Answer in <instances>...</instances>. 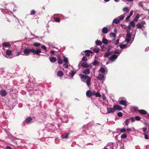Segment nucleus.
Masks as SVG:
<instances>
[{
    "mask_svg": "<svg viewBox=\"0 0 149 149\" xmlns=\"http://www.w3.org/2000/svg\"><path fill=\"white\" fill-rule=\"evenodd\" d=\"M126 129L124 128H122L120 129V132L121 133H124L126 131Z\"/></svg>",
    "mask_w": 149,
    "mask_h": 149,
    "instance_id": "nucleus-33",
    "label": "nucleus"
},
{
    "mask_svg": "<svg viewBox=\"0 0 149 149\" xmlns=\"http://www.w3.org/2000/svg\"><path fill=\"white\" fill-rule=\"evenodd\" d=\"M130 119H127L124 122L125 124L127 126L130 123Z\"/></svg>",
    "mask_w": 149,
    "mask_h": 149,
    "instance_id": "nucleus-34",
    "label": "nucleus"
},
{
    "mask_svg": "<svg viewBox=\"0 0 149 149\" xmlns=\"http://www.w3.org/2000/svg\"><path fill=\"white\" fill-rule=\"evenodd\" d=\"M139 6L140 7L144 9V8H143V5L141 2H140L139 3Z\"/></svg>",
    "mask_w": 149,
    "mask_h": 149,
    "instance_id": "nucleus-45",
    "label": "nucleus"
},
{
    "mask_svg": "<svg viewBox=\"0 0 149 149\" xmlns=\"http://www.w3.org/2000/svg\"><path fill=\"white\" fill-rule=\"evenodd\" d=\"M57 74L58 76L60 77H61L64 74L63 71H60L57 72Z\"/></svg>",
    "mask_w": 149,
    "mask_h": 149,
    "instance_id": "nucleus-22",
    "label": "nucleus"
},
{
    "mask_svg": "<svg viewBox=\"0 0 149 149\" xmlns=\"http://www.w3.org/2000/svg\"><path fill=\"white\" fill-rule=\"evenodd\" d=\"M139 17V14H137L136 15V17L134 19V21H137Z\"/></svg>",
    "mask_w": 149,
    "mask_h": 149,
    "instance_id": "nucleus-38",
    "label": "nucleus"
},
{
    "mask_svg": "<svg viewBox=\"0 0 149 149\" xmlns=\"http://www.w3.org/2000/svg\"><path fill=\"white\" fill-rule=\"evenodd\" d=\"M76 72H75L74 70H71L70 72L69 73V74L70 75L71 77L72 78L74 75L75 74Z\"/></svg>",
    "mask_w": 149,
    "mask_h": 149,
    "instance_id": "nucleus-23",
    "label": "nucleus"
},
{
    "mask_svg": "<svg viewBox=\"0 0 149 149\" xmlns=\"http://www.w3.org/2000/svg\"><path fill=\"white\" fill-rule=\"evenodd\" d=\"M130 24L132 27L134 26L135 25L134 21V20L131 21L130 22Z\"/></svg>",
    "mask_w": 149,
    "mask_h": 149,
    "instance_id": "nucleus-43",
    "label": "nucleus"
},
{
    "mask_svg": "<svg viewBox=\"0 0 149 149\" xmlns=\"http://www.w3.org/2000/svg\"><path fill=\"white\" fill-rule=\"evenodd\" d=\"M41 52V50L40 49H38L36 50H35L34 49L32 48V52L34 54L35 53L36 54L39 55V54Z\"/></svg>",
    "mask_w": 149,
    "mask_h": 149,
    "instance_id": "nucleus-8",
    "label": "nucleus"
},
{
    "mask_svg": "<svg viewBox=\"0 0 149 149\" xmlns=\"http://www.w3.org/2000/svg\"><path fill=\"white\" fill-rule=\"evenodd\" d=\"M58 63L59 65H61L63 63V61L60 56L58 58Z\"/></svg>",
    "mask_w": 149,
    "mask_h": 149,
    "instance_id": "nucleus-27",
    "label": "nucleus"
},
{
    "mask_svg": "<svg viewBox=\"0 0 149 149\" xmlns=\"http://www.w3.org/2000/svg\"><path fill=\"white\" fill-rule=\"evenodd\" d=\"M110 36L111 37H113L115 38L116 37V35L115 33H111L110 34Z\"/></svg>",
    "mask_w": 149,
    "mask_h": 149,
    "instance_id": "nucleus-32",
    "label": "nucleus"
},
{
    "mask_svg": "<svg viewBox=\"0 0 149 149\" xmlns=\"http://www.w3.org/2000/svg\"><path fill=\"white\" fill-rule=\"evenodd\" d=\"M126 100H121L119 102V104L120 105H123L124 106H126L127 105Z\"/></svg>",
    "mask_w": 149,
    "mask_h": 149,
    "instance_id": "nucleus-10",
    "label": "nucleus"
},
{
    "mask_svg": "<svg viewBox=\"0 0 149 149\" xmlns=\"http://www.w3.org/2000/svg\"><path fill=\"white\" fill-rule=\"evenodd\" d=\"M33 45L34 46L36 47H38L40 46L41 45V44L39 43L35 42L34 43Z\"/></svg>",
    "mask_w": 149,
    "mask_h": 149,
    "instance_id": "nucleus-42",
    "label": "nucleus"
},
{
    "mask_svg": "<svg viewBox=\"0 0 149 149\" xmlns=\"http://www.w3.org/2000/svg\"><path fill=\"white\" fill-rule=\"evenodd\" d=\"M127 131L128 132H132V130L131 128H127Z\"/></svg>",
    "mask_w": 149,
    "mask_h": 149,
    "instance_id": "nucleus-59",
    "label": "nucleus"
},
{
    "mask_svg": "<svg viewBox=\"0 0 149 149\" xmlns=\"http://www.w3.org/2000/svg\"><path fill=\"white\" fill-rule=\"evenodd\" d=\"M32 49H28L26 48L25 49L24 51L23 52L24 53V54H22V55H29L30 52H32Z\"/></svg>",
    "mask_w": 149,
    "mask_h": 149,
    "instance_id": "nucleus-3",
    "label": "nucleus"
},
{
    "mask_svg": "<svg viewBox=\"0 0 149 149\" xmlns=\"http://www.w3.org/2000/svg\"><path fill=\"white\" fill-rule=\"evenodd\" d=\"M142 130L144 132H145L147 131V128L146 127H143L142 128Z\"/></svg>",
    "mask_w": 149,
    "mask_h": 149,
    "instance_id": "nucleus-56",
    "label": "nucleus"
},
{
    "mask_svg": "<svg viewBox=\"0 0 149 149\" xmlns=\"http://www.w3.org/2000/svg\"><path fill=\"white\" fill-rule=\"evenodd\" d=\"M135 119L136 120L139 121L141 119V118L140 116H136L135 117Z\"/></svg>",
    "mask_w": 149,
    "mask_h": 149,
    "instance_id": "nucleus-47",
    "label": "nucleus"
},
{
    "mask_svg": "<svg viewBox=\"0 0 149 149\" xmlns=\"http://www.w3.org/2000/svg\"><path fill=\"white\" fill-rule=\"evenodd\" d=\"M41 47L44 50H45L47 49L46 47L44 45H42Z\"/></svg>",
    "mask_w": 149,
    "mask_h": 149,
    "instance_id": "nucleus-58",
    "label": "nucleus"
},
{
    "mask_svg": "<svg viewBox=\"0 0 149 149\" xmlns=\"http://www.w3.org/2000/svg\"><path fill=\"white\" fill-rule=\"evenodd\" d=\"M133 109H134V111H138L139 110H138V108L137 107H134L133 108Z\"/></svg>",
    "mask_w": 149,
    "mask_h": 149,
    "instance_id": "nucleus-61",
    "label": "nucleus"
},
{
    "mask_svg": "<svg viewBox=\"0 0 149 149\" xmlns=\"http://www.w3.org/2000/svg\"><path fill=\"white\" fill-rule=\"evenodd\" d=\"M113 107L114 108L115 110L116 109L118 111H121L122 110V107L119 105H115L113 106Z\"/></svg>",
    "mask_w": 149,
    "mask_h": 149,
    "instance_id": "nucleus-11",
    "label": "nucleus"
},
{
    "mask_svg": "<svg viewBox=\"0 0 149 149\" xmlns=\"http://www.w3.org/2000/svg\"><path fill=\"white\" fill-rule=\"evenodd\" d=\"M118 57V55L116 54L112 55L109 58V60L111 61H114Z\"/></svg>",
    "mask_w": 149,
    "mask_h": 149,
    "instance_id": "nucleus-7",
    "label": "nucleus"
},
{
    "mask_svg": "<svg viewBox=\"0 0 149 149\" xmlns=\"http://www.w3.org/2000/svg\"><path fill=\"white\" fill-rule=\"evenodd\" d=\"M112 48V47L111 46H109L107 48V51L110 52V50Z\"/></svg>",
    "mask_w": 149,
    "mask_h": 149,
    "instance_id": "nucleus-57",
    "label": "nucleus"
},
{
    "mask_svg": "<svg viewBox=\"0 0 149 149\" xmlns=\"http://www.w3.org/2000/svg\"><path fill=\"white\" fill-rule=\"evenodd\" d=\"M107 113H113L115 111V110L114 108L109 107L107 109Z\"/></svg>",
    "mask_w": 149,
    "mask_h": 149,
    "instance_id": "nucleus-6",
    "label": "nucleus"
},
{
    "mask_svg": "<svg viewBox=\"0 0 149 149\" xmlns=\"http://www.w3.org/2000/svg\"><path fill=\"white\" fill-rule=\"evenodd\" d=\"M136 26L137 28L139 29H141L143 26L141 24L139 23H138L136 25Z\"/></svg>",
    "mask_w": 149,
    "mask_h": 149,
    "instance_id": "nucleus-30",
    "label": "nucleus"
},
{
    "mask_svg": "<svg viewBox=\"0 0 149 149\" xmlns=\"http://www.w3.org/2000/svg\"><path fill=\"white\" fill-rule=\"evenodd\" d=\"M93 65L96 66L99 65V62L96 60H94L93 63Z\"/></svg>",
    "mask_w": 149,
    "mask_h": 149,
    "instance_id": "nucleus-25",
    "label": "nucleus"
},
{
    "mask_svg": "<svg viewBox=\"0 0 149 149\" xmlns=\"http://www.w3.org/2000/svg\"><path fill=\"white\" fill-rule=\"evenodd\" d=\"M131 34H130L127 33L126 36V38L125 39V41L127 42L128 43L130 42V40L131 38Z\"/></svg>",
    "mask_w": 149,
    "mask_h": 149,
    "instance_id": "nucleus-5",
    "label": "nucleus"
},
{
    "mask_svg": "<svg viewBox=\"0 0 149 149\" xmlns=\"http://www.w3.org/2000/svg\"><path fill=\"white\" fill-rule=\"evenodd\" d=\"M79 75L81 81L83 82L86 83L87 86L89 87L91 84V78L88 75L81 74H80Z\"/></svg>",
    "mask_w": 149,
    "mask_h": 149,
    "instance_id": "nucleus-1",
    "label": "nucleus"
},
{
    "mask_svg": "<svg viewBox=\"0 0 149 149\" xmlns=\"http://www.w3.org/2000/svg\"><path fill=\"white\" fill-rule=\"evenodd\" d=\"M63 61L65 63H68V60L67 58L65 57Z\"/></svg>",
    "mask_w": 149,
    "mask_h": 149,
    "instance_id": "nucleus-48",
    "label": "nucleus"
},
{
    "mask_svg": "<svg viewBox=\"0 0 149 149\" xmlns=\"http://www.w3.org/2000/svg\"><path fill=\"white\" fill-rule=\"evenodd\" d=\"M87 60V58L86 56H84L82 58V61H86Z\"/></svg>",
    "mask_w": 149,
    "mask_h": 149,
    "instance_id": "nucleus-50",
    "label": "nucleus"
},
{
    "mask_svg": "<svg viewBox=\"0 0 149 149\" xmlns=\"http://www.w3.org/2000/svg\"><path fill=\"white\" fill-rule=\"evenodd\" d=\"M32 120V119L31 117H28L25 120V122L27 124L31 122Z\"/></svg>",
    "mask_w": 149,
    "mask_h": 149,
    "instance_id": "nucleus-15",
    "label": "nucleus"
},
{
    "mask_svg": "<svg viewBox=\"0 0 149 149\" xmlns=\"http://www.w3.org/2000/svg\"><path fill=\"white\" fill-rule=\"evenodd\" d=\"M138 111L140 114L142 115H146L147 114V112L144 110H139Z\"/></svg>",
    "mask_w": 149,
    "mask_h": 149,
    "instance_id": "nucleus-18",
    "label": "nucleus"
},
{
    "mask_svg": "<svg viewBox=\"0 0 149 149\" xmlns=\"http://www.w3.org/2000/svg\"><path fill=\"white\" fill-rule=\"evenodd\" d=\"M125 17L124 15H121L118 17V19L120 20H122Z\"/></svg>",
    "mask_w": 149,
    "mask_h": 149,
    "instance_id": "nucleus-35",
    "label": "nucleus"
},
{
    "mask_svg": "<svg viewBox=\"0 0 149 149\" xmlns=\"http://www.w3.org/2000/svg\"><path fill=\"white\" fill-rule=\"evenodd\" d=\"M16 56H19L20 54H22V52H20L17 51L16 52Z\"/></svg>",
    "mask_w": 149,
    "mask_h": 149,
    "instance_id": "nucleus-49",
    "label": "nucleus"
},
{
    "mask_svg": "<svg viewBox=\"0 0 149 149\" xmlns=\"http://www.w3.org/2000/svg\"><path fill=\"white\" fill-rule=\"evenodd\" d=\"M2 46L6 47H8L10 46V44L9 42H4L3 43Z\"/></svg>",
    "mask_w": 149,
    "mask_h": 149,
    "instance_id": "nucleus-21",
    "label": "nucleus"
},
{
    "mask_svg": "<svg viewBox=\"0 0 149 149\" xmlns=\"http://www.w3.org/2000/svg\"><path fill=\"white\" fill-rule=\"evenodd\" d=\"M36 13V11L34 10H32L31 11L30 15H34Z\"/></svg>",
    "mask_w": 149,
    "mask_h": 149,
    "instance_id": "nucleus-46",
    "label": "nucleus"
},
{
    "mask_svg": "<svg viewBox=\"0 0 149 149\" xmlns=\"http://www.w3.org/2000/svg\"><path fill=\"white\" fill-rule=\"evenodd\" d=\"M50 61L52 63L55 62L56 60V58L54 57H51L49 58Z\"/></svg>",
    "mask_w": 149,
    "mask_h": 149,
    "instance_id": "nucleus-20",
    "label": "nucleus"
},
{
    "mask_svg": "<svg viewBox=\"0 0 149 149\" xmlns=\"http://www.w3.org/2000/svg\"><path fill=\"white\" fill-rule=\"evenodd\" d=\"M86 95L89 97H90L92 96V91L91 90H88L86 92Z\"/></svg>",
    "mask_w": 149,
    "mask_h": 149,
    "instance_id": "nucleus-16",
    "label": "nucleus"
},
{
    "mask_svg": "<svg viewBox=\"0 0 149 149\" xmlns=\"http://www.w3.org/2000/svg\"><path fill=\"white\" fill-rule=\"evenodd\" d=\"M0 94L2 96L5 97L7 94V92L5 90H1L0 91Z\"/></svg>",
    "mask_w": 149,
    "mask_h": 149,
    "instance_id": "nucleus-9",
    "label": "nucleus"
},
{
    "mask_svg": "<svg viewBox=\"0 0 149 149\" xmlns=\"http://www.w3.org/2000/svg\"><path fill=\"white\" fill-rule=\"evenodd\" d=\"M6 53L7 55L9 56L11 54L12 52L11 50H7L6 52Z\"/></svg>",
    "mask_w": 149,
    "mask_h": 149,
    "instance_id": "nucleus-31",
    "label": "nucleus"
},
{
    "mask_svg": "<svg viewBox=\"0 0 149 149\" xmlns=\"http://www.w3.org/2000/svg\"><path fill=\"white\" fill-rule=\"evenodd\" d=\"M133 13V11L131 10L129 16L131 17Z\"/></svg>",
    "mask_w": 149,
    "mask_h": 149,
    "instance_id": "nucleus-63",
    "label": "nucleus"
},
{
    "mask_svg": "<svg viewBox=\"0 0 149 149\" xmlns=\"http://www.w3.org/2000/svg\"><path fill=\"white\" fill-rule=\"evenodd\" d=\"M135 118L133 117H131L130 118V119L131 120V121L132 122H133L135 121Z\"/></svg>",
    "mask_w": 149,
    "mask_h": 149,
    "instance_id": "nucleus-60",
    "label": "nucleus"
},
{
    "mask_svg": "<svg viewBox=\"0 0 149 149\" xmlns=\"http://www.w3.org/2000/svg\"><path fill=\"white\" fill-rule=\"evenodd\" d=\"M117 115L118 116L120 117H121L123 116L122 113L121 112H118L117 114Z\"/></svg>",
    "mask_w": 149,
    "mask_h": 149,
    "instance_id": "nucleus-52",
    "label": "nucleus"
},
{
    "mask_svg": "<svg viewBox=\"0 0 149 149\" xmlns=\"http://www.w3.org/2000/svg\"><path fill=\"white\" fill-rule=\"evenodd\" d=\"M54 20L57 22H59L60 21V19L59 18H54Z\"/></svg>",
    "mask_w": 149,
    "mask_h": 149,
    "instance_id": "nucleus-53",
    "label": "nucleus"
},
{
    "mask_svg": "<svg viewBox=\"0 0 149 149\" xmlns=\"http://www.w3.org/2000/svg\"><path fill=\"white\" fill-rule=\"evenodd\" d=\"M119 51L118 50H115L114 52V53L116 54H118L119 53Z\"/></svg>",
    "mask_w": 149,
    "mask_h": 149,
    "instance_id": "nucleus-62",
    "label": "nucleus"
},
{
    "mask_svg": "<svg viewBox=\"0 0 149 149\" xmlns=\"http://www.w3.org/2000/svg\"><path fill=\"white\" fill-rule=\"evenodd\" d=\"M108 31V29L106 27H104L102 29V31L104 34L107 33Z\"/></svg>",
    "mask_w": 149,
    "mask_h": 149,
    "instance_id": "nucleus-17",
    "label": "nucleus"
},
{
    "mask_svg": "<svg viewBox=\"0 0 149 149\" xmlns=\"http://www.w3.org/2000/svg\"><path fill=\"white\" fill-rule=\"evenodd\" d=\"M112 52L107 51L104 53V56L105 57H107L109 56L112 54Z\"/></svg>",
    "mask_w": 149,
    "mask_h": 149,
    "instance_id": "nucleus-19",
    "label": "nucleus"
},
{
    "mask_svg": "<svg viewBox=\"0 0 149 149\" xmlns=\"http://www.w3.org/2000/svg\"><path fill=\"white\" fill-rule=\"evenodd\" d=\"M68 63H65L63 64V66L65 68H68Z\"/></svg>",
    "mask_w": 149,
    "mask_h": 149,
    "instance_id": "nucleus-51",
    "label": "nucleus"
},
{
    "mask_svg": "<svg viewBox=\"0 0 149 149\" xmlns=\"http://www.w3.org/2000/svg\"><path fill=\"white\" fill-rule=\"evenodd\" d=\"M69 134V133H67L66 134V135L65 136H63L62 137V139H67L68 138V136Z\"/></svg>",
    "mask_w": 149,
    "mask_h": 149,
    "instance_id": "nucleus-40",
    "label": "nucleus"
},
{
    "mask_svg": "<svg viewBox=\"0 0 149 149\" xmlns=\"http://www.w3.org/2000/svg\"><path fill=\"white\" fill-rule=\"evenodd\" d=\"M102 42L105 44H107L108 43L107 40L105 38H103L102 40Z\"/></svg>",
    "mask_w": 149,
    "mask_h": 149,
    "instance_id": "nucleus-39",
    "label": "nucleus"
},
{
    "mask_svg": "<svg viewBox=\"0 0 149 149\" xmlns=\"http://www.w3.org/2000/svg\"><path fill=\"white\" fill-rule=\"evenodd\" d=\"M95 44L97 45H100L102 44V42L101 41L97 40L95 41Z\"/></svg>",
    "mask_w": 149,
    "mask_h": 149,
    "instance_id": "nucleus-37",
    "label": "nucleus"
},
{
    "mask_svg": "<svg viewBox=\"0 0 149 149\" xmlns=\"http://www.w3.org/2000/svg\"><path fill=\"white\" fill-rule=\"evenodd\" d=\"M80 65H81L82 67H84L85 68H92V67L91 65H87V63L85 61L82 62L81 61L79 64L78 65V66L79 68H80Z\"/></svg>",
    "mask_w": 149,
    "mask_h": 149,
    "instance_id": "nucleus-2",
    "label": "nucleus"
},
{
    "mask_svg": "<svg viewBox=\"0 0 149 149\" xmlns=\"http://www.w3.org/2000/svg\"><path fill=\"white\" fill-rule=\"evenodd\" d=\"M130 10V9H128L127 7H124L123 9V11L124 12H125V13H127L129 12Z\"/></svg>",
    "mask_w": 149,
    "mask_h": 149,
    "instance_id": "nucleus-29",
    "label": "nucleus"
},
{
    "mask_svg": "<svg viewBox=\"0 0 149 149\" xmlns=\"http://www.w3.org/2000/svg\"><path fill=\"white\" fill-rule=\"evenodd\" d=\"M97 78L99 80H105V77L104 75L103 74L99 73L97 77Z\"/></svg>",
    "mask_w": 149,
    "mask_h": 149,
    "instance_id": "nucleus-4",
    "label": "nucleus"
},
{
    "mask_svg": "<svg viewBox=\"0 0 149 149\" xmlns=\"http://www.w3.org/2000/svg\"><path fill=\"white\" fill-rule=\"evenodd\" d=\"M113 22L117 24L119 23V20L117 18H115L113 20Z\"/></svg>",
    "mask_w": 149,
    "mask_h": 149,
    "instance_id": "nucleus-28",
    "label": "nucleus"
},
{
    "mask_svg": "<svg viewBox=\"0 0 149 149\" xmlns=\"http://www.w3.org/2000/svg\"><path fill=\"white\" fill-rule=\"evenodd\" d=\"M143 26V25L145 24H146L145 22L143 21H141L140 22V23Z\"/></svg>",
    "mask_w": 149,
    "mask_h": 149,
    "instance_id": "nucleus-55",
    "label": "nucleus"
},
{
    "mask_svg": "<svg viewBox=\"0 0 149 149\" xmlns=\"http://www.w3.org/2000/svg\"><path fill=\"white\" fill-rule=\"evenodd\" d=\"M144 134V138L145 139H149L148 136L145 133Z\"/></svg>",
    "mask_w": 149,
    "mask_h": 149,
    "instance_id": "nucleus-54",
    "label": "nucleus"
},
{
    "mask_svg": "<svg viewBox=\"0 0 149 149\" xmlns=\"http://www.w3.org/2000/svg\"><path fill=\"white\" fill-rule=\"evenodd\" d=\"M127 47V45L126 44H121L120 45V47L121 49H123L124 48H126Z\"/></svg>",
    "mask_w": 149,
    "mask_h": 149,
    "instance_id": "nucleus-41",
    "label": "nucleus"
},
{
    "mask_svg": "<svg viewBox=\"0 0 149 149\" xmlns=\"http://www.w3.org/2000/svg\"><path fill=\"white\" fill-rule=\"evenodd\" d=\"M94 95H95L96 97H100L101 95L100 93V92L97 91V92H96L95 93Z\"/></svg>",
    "mask_w": 149,
    "mask_h": 149,
    "instance_id": "nucleus-26",
    "label": "nucleus"
},
{
    "mask_svg": "<svg viewBox=\"0 0 149 149\" xmlns=\"http://www.w3.org/2000/svg\"><path fill=\"white\" fill-rule=\"evenodd\" d=\"M105 70L104 68H101L98 71L102 73L103 74L105 73Z\"/></svg>",
    "mask_w": 149,
    "mask_h": 149,
    "instance_id": "nucleus-24",
    "label": "nucleus"
},
{
    "mask_svg": "<svg viewBox=\"0 0 149 149\" xmlns=\"http://www.w3.org/2000/svg\"><path fill=\"white\" fill-rule=\"evenodd\" d=\"M127 137V135L125 134H123L121 136L122 139H125Z\"/></svg>",
    "mask_w": 149,
    "mask_h": 149,
    "instance_id": "nucleus-44",
    "label": "nucleus"
},
{
    "mask_svg": "<svg viewBox=\"0 0 149 149\" xmlns=\"http://www.w3.org/2000/svg\"><path fill=\"white\" fill-rule=\"evenodd\" d=\"M6 149H12V148L9 146H7L6 148Z\"/></svg>",
    "mask_w": 149,
    "mask_h": 149,
    "instance_id": "nucleus-64",
    "label": "nucleus"
},
{
    "mask_svg": "<svg viewBox=\"0 0 149 149\" xmlns=\"http://www.w3.org/2000/svg\"><path fill=\"white\" fill-rule=\"evenodd\" d=\"M83 73L85 75H88L90 73V71L88 69H86L83 71Z\"/></svg>",
    "mask_w": 149,
    "mask_h": 149,
    "instance_id": "nucleus-14",
    "label": "nucleus"
},
{
    "mask_svg": "<svg viewBox=\"0 0 149 149\" xmlns=\"http://www.w3.org/2000/svg\"><path fill=\"white\" fill-rule=\"evenodd\" d=\"M93 50L95 52L98 53L99 52L100 49L97 47H96L94 48Z\"/></svg>",
    "mask_w": 149,
    "mask_h": 149,
    "instance_id": "nucleus-36",
    "label": "nucleus"
},
{
    "mask_svg": "<svg viewBox=\"0 0 149 149\" xmlns=\"http://www.w3.org/2000/svg\"><path fill=\"white\" fill-rule=\"evenodd\" d=\"M85 53V55L89 57L90 56V54H92V52L90 50H86L84 52Z\"/></svg>",
    "mask_w": 149,
    "mask_h": 149,
    "instance_id": "nucleus-12",
    "label": "nucleus"
},
{
    "mask_svg": "<svg viewBox=\"0 0 149 149\" xmlns=\"http://www.w3.org/2000/svg\"><path fill=\"white\" fill-rule=\"evenodd\" d=\"M131 29L130 26L129 25L128 26L125 27V29L127 31V33L130 34L131 33L130 31Z\"/></svg>",
    "mask_w": 149,
    "mask_h": 149,
    "instance_id": "nucleus-13",
    "label": "nucleus"
}]
</instances>
